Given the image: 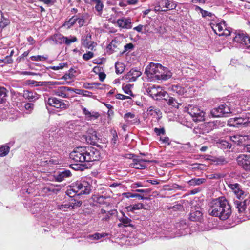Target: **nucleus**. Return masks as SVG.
<instances>
[{
  "mask_svg": "<svg viewBox=\"0 0 250 250\" xmlns=\"http://www.w3.org/2000/svg\"><path fill=\"white\" fill-rule=\"evenodd\" d=\"M23 96L31 102L35 101L40 97L39 95L36 92L28 90L24 91Z\"/></svg>",
  "mask_w": 250,
  "mask_h": 250,
  "instance_id": "a878e982",
  "label": "nucleus"
},
{
  "mask_svg": "<svg viewBox=\"0 0 250 250\" xmlns=\"http://www.w3.org/2000/svg\"><path fill=\"white\" fill-rule=\"evenodd\" d=\"M124 69V65L122 63L116 62L115 63V71L117 74H121Z\"/></svg>",
  "mask_w": 250,
  "mask_h": 250,
  "instance_id": "de8ad7c7",
  "label": "nucleus"
},
{
  "mask_svg": "<svg viewBox=\"0 0 250 250\" xmlns=\"http://www.w3.org/2000/svg\"><path fill=\"white\" fill-rule=\"evenodd\" d=\"M232 122L233 124L231 125L238 127L239 125H243L244 126H248L250 124V113H245L238 117H235L230 119L229 123Z\"/></svg>",
  "mask_w": 250,
  "mask_h": 250,
  "instance_id": "6e6552de",
  "label": "nucleus"
},
{
  "mask_svg": "<svg viewBox=\"0 0 250 250\" xmlns=\"http://www.w3.org/2000/svg\"><path fill=\"white\" fill-rule=\"evenodd\" d=\"M154 131L158 136H162L166 134V131L164 127L159 128L155 127L154 129Z\"/></svg>",
  "mask_w": 250,
  "mask_h": 250,
  "instance_id": "5fc2aeb1",
  "label": "nucleus"
},
{
  "mask_svg": "<svg viewBox=\"0 0 250 250\" xmlns=\"http://www.w3.org/2000/svg\"><path fill=\"white\" fill-rule=\"evenodd\" d=\"M52 40L56 44L65 43L69 45L70 43L75 42L77 41V38L75 37H72L71 39H68L61 34H56L52 37Z\"/></svg>",
  "mask_w": 250,
  "mask_h": 250,
  "instance_id": "9d476101",
  "label": "nucleus"
},
{
  "mask_svg": "<svg viewBox=\"0 0 250 250\" xmlns=\"http://www.w3.org/2000/svg\"><path fill=\"white\" fill-rule=\"evenodd\" d=\"M186 109L194 121L198 122L204 120L205 113L197 106L189 104Z\"/></svg>",
  "mask_w": 250,
  "mask_h": 250,
  "instance_id": "0eeeda50",
  "label": "nucleus"
},
{
  "mask_svg": "<svg viewBox=\"0 0 250 250\" xmlns=\"http://www.w3.org/2000/svg\"><path fill=\"white\" fill-rule=\"evenodd\" d=\"M133 47L134 46L132 43L126 44L124 46V51L123 52V53L131 50L132 49H133Z\"/></svg>",
  "mask_w": 250,
  "mask_h": 250,
  "instance_id": "0e129e2a",
  "label": "nucleus"
},
{
  "mask_svg": "<svg viewBox=\"0 0 250 250\" xmlns=\"http://www.w3.org/2000/svg\"><path fill=\"white\" fill-rule=\"evenodd\" d=\"M201 10V13L203 17H206L207 16L211 17L212 14L210 12H209L207 11L204 10L200 8L199 7H198Z\"/></svg>",
  "mask_w": 250,
  "mask_h": 250,
  "instance_id": "338daca9",
  "label": "nucleus"
},
{
  "mask_svg": "<svg viewBox=\"0 0 250 250\" xmlns=\"http://www.w3.org/2000/svg\"><path fill=\"white\" fill-rule=\"evenodd\" d=\"M71 159L77 162H92L100 157L99 151L92 146L77 147L70 154Z\"/></svg>",
  "mask_w": 250,
  "mask_h": 250,
  "instance_id": "f257e3e1",
  "label": "nucleus"
},
{
  "mask_svg": "<svg viewBox=\"0 0 250 250\" xmlns=\"http://www.w3.org/2000/svg\"><path fill=\"white\" fill-rule=\"evenodd\" d=\"M228 186L231 189L234 194L236 195L237 199H244L245 197V192L242 190L241 186L239 184L230 183L228 185Z\"/></svg>",
  "mask_w": 250,
  "mask_h": 250,
  "instance_id": "2eb2a0df",
  "label": "nucleus"
},
{
  "mask_svg": "<svg viewBox=\"0 0 250 250\" xmlns=\"http://www.w3.org/2000/svg\"><path fill=\"white\" fill-rule=\"evenodd\" d=\"M72 91L74 92L77 94L82 95L83 96L86 97H90L92 95V93L91 92L82 89H73V90H72Z\"/></svg>",
  "mask_w": 250,
  "mask_h": 250,
  "instance_id": "4c0bfd02",
  "label": "nucleus"
},
{
  "mask_svg": "<svg viewBox=\"0 0 250 250\" xmlns=\"http://www.w3.org/2000/svg\"><path fill=\"white\" fill-rule=\"evenodd\" d=\"M30 59L33 61H42L46 60L47 59V57L41 55L32 56L30 57Z\"/></svg>",
  "mask_w": 250,
  "mask_h": 250,
  "instance_id": "4d7b16f0",
  "label": "nucleus"
},
{
  "mask_svg": "<svg viewBox=\"0 0 250 250\" xmlns=\"http://www.w3.org/2000/svg\"><path fill=\"white\" fill-rule=\"evenodd\" d=\"M234 34L235 36L233 37V42L243 45H246L248 44L247 42L250 40L249 36L240 31L236 32Z\"/></svg>",
  "mask_w": 250,
  "mask_h": 250,
  "instance_id": "dca6fc26",
  "label": "nucleus"
},
{
  "mask_svg": "<svg viewBox=\"0 0 250 250\" xmlns=\"http://www.w3.org/2000/svg\"><path fill=\"white\" fill-rule=\"evenodd\" d=\"M24 108L27 111H28V113H30L33 109L34 104L29 103H26L24 105Z\"/></svg>",
  "mask_w": 250,
  "mask_h": 250,
  "instance_id": "052dcab7",
  "label": "nucleus"
},
{
  "mask_svg": "<svg viewBox=\"0 0 250 250\" xmlns=\"http://www.w3.org/2000/svg\"><path fill=\"white\" fill-rule=\"evenodd\" d=\"M117 23L119 27L123 28L130 29L132 27L131 21L129 18H122L118 19Z\"/></svg>",
  "mask_w": 250,
  "mask_h": 250,
  "instance_id": "393cba45",
  "label": "nucleus"
},
{
  "mask_svg": "<svg viewBox=\"0 0 250 250\" xmlns=\"http://www.w3.org/2000/svg\"><path fill=\"white\" fill-rule=\"evenodd\" d=\"M132 87V85L127 84L125 85H123L122 88L125 94H128L132 97H134V94L132 93L131 90Z\"/></svg>",
  "mask_w": 250,
  "mask_h": 250,
  "instance_id": "a19ab883",
  "label": "nucleus"
},
{
  "mask_svg": "<svg viewBox=\"0 0 250 250\" xmlns=\"http://www.w3.org/2000/svg\"><path fill=\"white\" fill-rule=\"evenodd\" d=\"M230 35V30L227 28V27L224 29L223 32L219 33V36H228Z\"/></svg>",
  "mask_w": 250,
  "mask_h": 250,
  "instance_id": "69168bd1",
  "label": "nucleus"
},
{
  "mask_svg": "<svg viewBox=\"0 0 250 250\" xmlns=\"http://www.w3.org/2000/svg\"><path fill=\"white\" fill-rule=\"evenodd\" d=\"M6 90L4 87H0V103H3L6 100Z\"/></svg>",
  "mask_w": 250,
  "mask_h": 250,
  "instance_id": "09e8293b",
  "label": "nucleus"
},
{
  "mask_svg": "<svg viewBox=\"0 0 250 250\" xmlns=\"http://www.w3.org/2000/svg\"><path fill=\"white\" fill-rule=\"evenodd\" d=\"M92 1L96 3L95 5V9L97 11L99 12H102L103 7L104 4L101 0H91Z\"/></svg>",
  "mask_w": 250,
  "mask_h": 250,
  "instance_id": "ea45409f",
  "label": "nucleus"
},
{
  "mask_svg": "<svg viewBox=\"0 0 250 250\" xmlns=\"http://www.w3.org/2000/svg\"><path fill=\"white\" fill-rule=\"evenodd\" d=\"M145 73L150 81L167 80L172 76V73L167 68L153 62L146 66Z\"/></svg>",
  "mask_w": 250,
  "mask_h": 250,
  "instance_id": "7ed1b4c3",
  "label": "nucleus"
},
{
  "mask_svg": "<svg viewBox=\"0 0 250 250\" xmlns=\"http://www.w3.org/2000/svg\"><path fill=\"white\" fill-rule=\"evenodd\" d=\"M219 146L222 149H230L232 145L225 140H221L219 144Z\"/></svg>",
  "mask_w": 250,
  "mask_h": 250,
  "instance_id": "37998d69",
  "label": "nucleus"
},
{
  "mask_svg": "<svg viewBox=\"0 0 250 250\" xmlns=\"http://www.w3.org/2000/svg\"><path fill=\"white\" fill-rule=\"evenodd\" d=\"M94 56L93 53L92 52L89 51L88 52L85 53L83 56V59L85 61H87L92 58Z\"/></svg>",
  "mask_w": 250,
  "mask_h": 250,
  "instance_id": "680f3d73",
  "label": "nucleus"
},
{
  "mask_svg": "<svg viewBox=\"0 0 250 250\" xmlns=\"http://www.w3.org/2000/svg\"><path fill=\"white\" fill-rule=\"evenodd\" d=\"M110 197V196H104L101 195L97 197V201L100 204L105 205L108 206L110 205V203L109 202L106 201V200Z\"/></svg>",
  "mask_w": 250,
  "mask_h": 250,
  "instance_id": "e433bc0d",
  "label": "nucleus"
},
{
  "mask_svg": "<svg viewBox=\"0 0 250 250\" xmlns=\"http://www.w3.org/2000/svg\"><path fill=\"white\" fill-rule=\"evenodd\" d=\"M170 89L172 92L178 96L184 95L185 92V88L179 85H172Z\"/></svg>",
  "mask_w": 250,
  "mask_h": 250,
  "instance_id": "c85d7f7f",
  "label": "nucleus"
},
{
  "mask_svg": "<svg viewBox=\"0 0 250 250\" xmlns=\"http://www.w3.org/2000/svg\"><path fill=\"white\" fill-rule=\"evenodd\" d=\"M214 162H215L216 164L219 165H223L228 162L227 160L222 156L216 158Z\"/></svg>",
  "mask_w": 250,
  "mask_h": 250,
  "instance_id": "3c124183",
  "label": "nucleus"
},
{
  "mask_svg": "<svg viewBox=\"0 0 250 250\" xmlns=\"http://www.w3.org/2000/svg\"><path fill=\"white\" fill-rule=\"evenodd\" d=\"M82 111L85 115V119L87 121L95 120L100 116L99 112L96 111H89L85 107H82Z\"/></svg>",
  "mask_w": 250,
  "mask_h": 250,
  "instance_id": "4be33fe9",
  "label": "nucleus"
},
{
  "mask_svg": "<svg viewBox=\"0 0 250 250\" xmlns=\"http://www.w3.org/2000/svg\"><path fill=\"white\" fill-rule=\"evenodd\" d=\"M230 107L226 104H221L211 111V114L214 117H219L230 113Z\"/></svg>",
  "mask_w": 250,
  "mask_h": 250,
  "instance_id": "9b49d317",
  "label": "nucleus"
},
{
  "mask_svg": "<svg viewBox=\"0 0 250 250\" xmlns=\"http://www.w3.org/2000/svg\"><path fill=\"white\" fill-rule=\"evenodd\" d=\"M159 141L165 145H169L171 143L170 139L167 136H160Z\"/></svg>",
  "mask_w": 250,
  "mask_h": 250,
  "instance_id": "603ef678",
  "label": "nucleus"
},
{
  "mask_svg": "<svg viewBox=\"0 0 250 250\" xmlns=\"http://www.w3.org/2000/svg\"><path fill=\"white\" fill-rule=\"evenodd\" d=\"M72 90H73V89L72 88L66 86H61L55 90L54 93L57 96L65 98H68L69 96L68 92L72 91Z\"/></svg>",
  "mask_w": 250,
  "mask_h": 250,
  "instance_id": "a211bd4d",
  "label": "nucleus"
},
{
  "mask_svg": "<svg viewBox=\"0 0 250 250\" xmlns=\"http://www.w3.org/2000/svg\"><path fill=\"white\" fill-rule=\"evenodd\" d=\"M144 186L142 184V182H136V183H133L131 184L130 187L131 188H139V187H143Z\"/></svg>",
  "mask_w": 250,
  "mask_h": 250,
  "instance_id": "774afa93",
  "label": "nucleus"
},
{
  "mask_svg": "<svg viewBox=\"0 0 250 250\" xmlns=\"http://www.w3.org/2000/svg\"><path fill=\"white\" fill-rule=\"evenodd\" d=\"M10 148L7 146H2L0 147V157L5 156L9 152Z\"/></svg>",
  "mask_w": 250,
  "mask_h": 250,
  "instance_id": "79ce46f5",
  "label": "nucleus"
},
{
  "mask_svg": "<svg viewBox=\"0 0 250 250\" xmlns=\"http://www.w3.org/2000/svg\"><path fill=\"white\" fill-rule=\"evenodd\" d=\"M112 134V138L111 141V143L112 145L115 146L117 143L118 135L116 130H112L111 131Z\"/></svg>",
  "mask_w": 250,
  "mask_h": 250,
  "instance_id": "6e6d98bb",
  "label": "nucleus"
},
{
  "mask_svg": "<svg viewBox=\"0 0 250 250\" xmlns=\"http://www.w3.org/2000/svg\"><path fill=\"white\" fill-rule=\"evenodd\" d=\"M91 183V180L87 178H84L80 181H77L74 183L73 188L68 191V194H71V191L76 193L77 195L89 194L92 188Z\"/></svg>",
  "mask_w": 250,
  "mask_h": 250,
  "instance_id": "20e7f679",
  "label": "nucleus"
},
{
  "mask_svg": "<svg viewBox=\"0 0 250 250\" xmlns=\"http://www.w3.org/2000/svg\"><path fill=\"white\" fill-rule=\"evenodd\" d=\"M29 84L36 86H44V85H45V83H44V82H38L34 80H29Z\"/></svg>",
  "mask_w": 250,
  "mask_h": 250,
  "instance_id": "13d9d810",
  "label": "nucleus"
},
{
  "mask_svg": "<svg viewBox=\"0 0 250 250\" xmlns=\"http://www.w3.org/2000/svg\"><path fill=\"white\" fill-rule=\"evenodd\" d=\"M90 35H87L86 39L83 41V44L87 48L92 49L94 46H93V42L89 41L88 38H90Z\"/></svg>",
  "mask_w": 250,
  "mask_h": 250,
  "instance_id": "c03bdc74",
  "label": "nucleus"
},
{
  "mask_svg": "<svg viewBox=\"0 0 250 250\" xmlns=\"http://www.w3.org/2000/svg\"><path fill=\"white\" fill-rule=\"evenodd\" d=\"M85 138L87 143L94 145L97 143L99 140L97 132L92 129L88 130Z\"/></svg>",
  "mask_w": 250,
  "mask_h": 250,
  "instance_id": "f3484780",
  "label": "nucleus"
},
{
  "mask_svg": "<svg viewBox=\"0 0 250 250\" xmlns=\"http://www.w3.org/2000/svg\"><path fill=\"white\" fill-rule=\"evenodd\" d=\"M164 99L167 101V104L168 105H171L177 108L179 107V104L175 98L173 97H169L168 99H167L164 97Z\"/></svg>",
  "mask_w": 250,
  "mask_h": 250,
  "instance_id": "f704fd0d",
  "label": "nucleus"
},
{
  "mask_svg": "<svg viewBox=\"0 0 250 250\" xmlns=\"http://www.w3.org/2000/svg\"><path fill=\"white\" fill-rule=\"evenodd\" d=\"M69 203L71 205V209H74L75 208L80 207L82 204V202L81 201H77L75 199H71L70 200Z\"/></svg>",
  "mask_w": 250,
  "mask_h": 250,
  "instance_id": "a18cd8bd",
  "label": "nucleus"
},
{
  "mask_svg": "<svg viewBox=\"0 0 250 250\" xmlns=\"http://www.w3.org/2000/svg\"><path fill=\"white\" fill-rule=\"evenodd\" d=\"M117 213V211L115 209L111 210L105 214L102 220L108 221L110 220L112 216L116 215Z\"/></svg>",
  "mask_w": 250,
  "mask_h": 250,
  "instance_id": "58836bf2",
  "label": "nucleus"
},
{
  "mask_svg": "<svg viewBox=\"0 0 250 250\" xmlns=\"http://www.w3.org/2000/svg\"><path fill=\"white\" fill-rule=\"evenodd\" d=\"M147 162L149 161L142 159H133L132 163L130 164L129 166L135 169H144L146 167V162Z\"/></svg>",
  "mask_w": 250,
  "mask_h": 250,
  "instance_id": "6ab92c4d",
  "label": "nucleus"
},
{
  "mask_svg": "<svg viewBox=\"0 0 250 250\" xmlns=\"http://www.w3.org/2000/svg\"><path fill=\"white\" fill-rule=\"evenodd\" d=\"M209 212L211 215L218 217L222 220L228 219L232 212L228 201L222 197L212 200Z\"/></svg>",
  "mask_w": 250,
  "mask_h": 250,
  "instance_id": "f03ea898",
  "label": "nucleus"
},
{
  "mask_svg": "<svg viewBox=\"0 0 250 250\" xmlns=\"http://www.w3.org/2000/svg\"><path fill=\"white\" fill-rule=\"evenodd\" d=\"M141 74L142 73L140 71L137 69H131L127 74L124 76V79L128 82H134Z\"/></svg>",
  "mask_w": 250,
  "mask_h": 250,
  "instance_id": "aec40b11",
  "label": "nucleus"
},
{
  "mask_svg": "<svg viewBox=\"0 0 250 250\" xmlns=\"http://www.w3.org/2000/svg\"><path fill=\"white\" fill-rule=\"evenodd\" d=\"M78 20V16H74L71 18L68 21L65 22L63 25L68 28H70L74 25L77 22Z\"/></svg>",
  "mask_w": 250,
  "mask_h": 250,
  "instance_id": "72a5a7b5",
  "label": "nucleus"
},
{
  "mask_svg": "<svg viewBox=\"0 0 250 250\" xmlns=\"http://www.w3.org/2000/svg\"><path fill=\"white\" fill-rule=\"evenodd\" d=\"M59 191V189L56 188L55 187L52 185L46 187L44 188V191L46 193H53L56 194Z\"/></svg>",
  "mask_w": 250,
  "mask_h": 250,
  "instance_id": "49530a36",
  "label": "nucleus"
},
{
  "mask_svg": "<svg viewBox=\"0 0 250 250\" xmlns=\"http://www.w3.org/2000/svg\"><path fill=\"white\" fill-rule=\"evenodd\" d=\"M122 216L119 218V221L120 223L118 224V227H127L130 226L132 227L133 225L131 224L132 220L125 216L123 212H122Z\"/></svg>",
  "mask_w": 250,
  "mask_h": 250,
  "instance_id": "b1692460",
  "label": "nucleus"
},
{
  "mask_svg": "<svg viewBox=\"0 0 250 250\" xmlns=\"http://www.w3.org/2000/svg\"><path fill=\"white\" fill-rule=\"evenodd\" d=\"M206 181L205 178H193L188 182L190 186L200 185Z\"/></svg>",
  "mask_w": 250,
  "mask_h": 250,
  "instance_id": "473e14b6",
  "label": "nucleus"
},
{
  "mask_svg": "<svg viewBox=\"0 0 250 250\" xmlns=\"http://www.w3.org/2000/svg\"><path fill=\"white\" fill-rule=\"evenodd\" d=\"M202 208L195 206L191 208L189 219L192 221H200L203 218Z\"/></svg>",
  "mask_w": 250,
  "mask_h": 250,
  "instance_id": "4468645a",
  "label": "nucleus"
},
{
  "mask_svg": "<svg viewBox=\"0 0 250 250\" xmlns=\"http://www.w3.org/2000/svg\"><path fill=\"white\" fill-rule=\"evenodd\" d=\"M71 176V173L69 170L58 171L54 175L55 180L59 182H62Z\"/></svg>",
  "mask_w": 250,
  "mask_h": 250,
  "instance_id": "412c9836",
  "label": "nucleus"
},
{
  "mask_svg": "<svg viewBox=\"0 0 250 250\" xmlns=\"http://www.w3.org/2000/svg\"><path fill=\"white\" fill-rule=\"evenodd\" d=\"M217 127V121H212L198 125L194 127L193 132L200 136L201 135L206 134Z\"/></svg>",
  "mask_w": 250,
  "mask_h": 250,
  "instance_id": "423d86ee",
  "label": "nucleus"
},
{
  "mask_svg": "<svg viewBox=\"0 0 250 250\" xmlns=\"http://www.w3.org/2000/svg\"><path fill=\"white\" fill-rule=\"evenodd\" d=\"M144 92V93H147L156 100H159L161 98L168 95L167 92L163 90L160 86L153 84H148L145 86Z\"/></svg>",
  "mask_w": 250,
  "mask_h": 250,
  "instance_id": "39448f33",
  "label": "nucleus"
},
{
  "mask_svg": "<svg viewBox=\"0 0 250 250\" xmlns=\"http://www.w3.org/2000/svg\"><path fill=\"white\" fill-rule=\"evenodd\" d=\"M65 65H66L65 63H60L57 66H51L50 68L54 70H58L60 69H62Z\"/></svg>",
  "mask_w": 250,
  "mask_h": 250,
  "instance_id": "e2e57ef3",
  "label": "nucleus"
},
{
  "mask_svg": "<svg viewBox=\"0 0 250 250\" xmlns=\"http://www.w3.org/2000/svg\"><path fill=\"white\" fill-rule=\"evenodd\" d=\"M71 167L75 170L83 171L85 168V166L81 164H72Z\"/></svg>",
  "mask_w": 250,
  "mask_h": 250,
  "instance_id": "864d4df0",
  "label": "nucleus"
},
{
  "mask_svg": "<svg viewBox=\"0 0 250 250\" xmlns=\"http://www.w3.org/2000/svg\"><path fill=\"white\" fill-rule=\"evenodd\" d=\"M248 139V136L236 135L230 137V140L238 145L242 144L244 141Z\"/></svg>",
  "mask_w": 250,
  "mask_h": 250,
  "instance_id": "cd10ccee",
  "label": "nucleus"
},
{
  "mask_svg": "<svg viewBox=\"0 0 250 250\" xmlns=\"http://www.w3.org/2000/svg\"><path fill=\"white\" fill-rule=\"evenodd\" d=\"M10 23L9 20L4 17L2 12L0 10V28L3 29Z\"/></svg>",
  "mask_w": 250,
  "mask_h": 250,
  "instance_id": "2f4dec72",
  "label": "nucleus"
},
{
  "mask_svg": "<svg viewBox=\"0 0 250 250\" xmlns=\"http://www.w3.org/2000/svg\"><path fill=\"white\" fill-rule=\"evenodd\" d=\"M238 164L245 170L250 171V155H239L237 158Z\"/></svg>",
  "mask_w": 250,
  "mask_h": 250,
  "instance_id": "ddd939ff",
  "label": "nucleus"
},
{
  "mask_svg": "<svg viewBox=\"0 0 250 250\" xmlns=\"http://www.w3.org/2000/svg\"><path fill=\"white\" fill-rule=\"evenodd\" d=\"M144 205L142 203H138L133 206L127 207V209L129 211H133L135 210H139L143 208Z\"/></svg>",
  "mask_w": 250,
  "mask_h": 250,
  "instance_id": "8fccbe9b",
  "label": "nucleus"
},
{
  "mask_svg": "<svg viewBox=\"0 0 250 250\" xmlns=\"http://www.w3.org/2000/svg\"><path fill=\"white\" fill-rule=\"evenodd\" d=\"M243 199H234V204L235 207L238 209L239 212H244L246 208L247 204L249 201L248 199H245L242 201Z\"/></svg>",
  "mask_w": 250,
  "mask_h": 250,
  "instance_id": "5701e85b",
  "label": "nucleus"
},
{
  "mask_svg": "<svg viewBox=\"0 0 250 250\" xmlns=\"http://www.w3.org/2000/svg\"><path fill=\"white\" fill-rule=\"evenodd\" d=\"M71 208L70 203L58 206V209L63 211H66L68 208L71 209Z\"/></svg>",
  "mask_w": 250,
  "mask_h": 250,
  "instance_id": "bf43d9fd",
  "label": "nucleus"
},
{
  "mask_svg": "<svg viewBox=\"0 0 250 250\" xmlns=\"http://www.w3.org/2000/svg\"><path fill=\"white\" fill-rule=\"evenodd\" d=\"M47 104L51 106L62 109H67L69 105L63 102V100H59L56 97H50L46 101Z\"/></svg>",
  "mask_w": 250,
  "mask_h": 250,
  "instance_id": "f8f14e48",
  "label": "nucleus"
},
{
  "mask_svg": "<svg viewBox=\"0 0 250 250\" xmlns=\"http://www.w3.org/2000/svg\"><path fill=\"white\" fill-rule=\"evenodd\" d=\"M123 196L126 198L137 197L139 199L143 200L146 199L143 196L139 194H133L131 192H125L123 193Z\"/></svg>",
  "mask_w": 250,
  "mask_h": 250,
  "instance_id": "c9c22d12",
  "label": "nucleus"
},
{
  "mask_svg": "<svg viewBox=\"0 0 250 250\" xmlns=\"http://www.w3.org/2000/svg\"><path fill=\"white\" fill-rule=\"evenodd\" d=\"M177 4L174 1L168 0H159L157 5L155 7V10L157 11H167L168 10L175 9Z\"/></svg>",
  "mask_w": 250,
  "mask_h": 250,
  "instance_id": "1a4fd4ad",
  "label": "nucleus"
},
{
  "mask_svg": "<svg viewBox=\"0 0 250 250\" xmlns=\"http://www.w3.org/2000/svg\"><path fill=\"white\" fill-rule=\"evenodd\" d=\"M226 27V24L224 21H221L220 23H217L212 27L214 32L219 35V33L223 32L224 29Z\"/></svg>",
  "mask_w": 250,
  "mask_h": 250,
  "instance_id": "c756f323",
  "label": "nucleus"
},
{
  "mask_svg": "<svg viewBox=\"0 0 250 250\" xmlns=\"http://www.w3.org/2000/svg\"><path fill=\"white\" fill-rule=\"evenodd\" d=\"M120 45V43L116 40H112L107 47V52L111 54L114 52H116Z\"/></svg>",
  "mask_w": 250,
  "mask_h": 250,
  "instance_id": "bb28decb",
  "label": "nucleus"
},
{
  "mask_svg": "<svg viewBox=\"0 0 250 250\" xmlns=\"http://www.w3.org/2000/svg\"><path fill=\"white\" fill-rule=\"evenodd\" d=\"M108 233H98L96 232L93 234H90L87 236V238L91 240H98L102 238L108 236Z\"/></svg>",
  "mask_w": 250,
  "mask_h": 250,
  "instance_id": "7c9ffc66",
  "label": "nucleus"
}]
</instances>
